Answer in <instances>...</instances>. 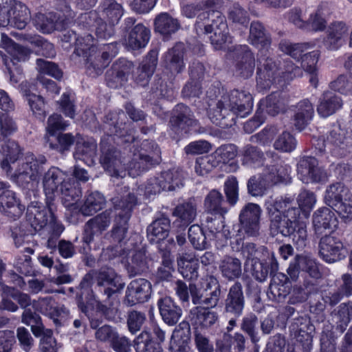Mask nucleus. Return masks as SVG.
<instances>
[{
  "mask_svg": "<svg viewBox=\"0 0 352 352\" xmlns=\"http://www.w3.org/2000/svg\"><path fill=\"white\" fill-rule=\"evenodd\" d=\"M181 28L179 20L167 12L157 14L154 19V30L164 37H169Z\"/></svg>",
  "mask_w": 352,
  "mask_h": 352,
  "instance_id": "obj_33",
  "label": "nucleus"
},
{
  "mask_svg": "<svg viewBox=\"0 0 352 352\" xmlns=\"http://www.w3.org/2000/svg\"><path fill=\"white\" fill-rule=\"evenodd\" d=\"M111 210H106L89 219L83 226L82 234V249L90 250V244L94 241L95 236L101 235L107 230L111 222Z\"/></svg>",
  "mask_w": 352,
  "mask_h": 352,
  "instance_id": "obj_10",
  "label": "nucleus"
},
{
  "mask_svg": "<svg viewBox=\"0 0 352 352\" xmlns=\"http://www.w3.org/2000/svg\"><path fill=\"white\" fill-rule=\"evenodd\" d=\"M206 212L210 214L223 217L229 210L223 195L217 190H212L204 199Z\"/></svg>",
  "mask_w": 352,
  "mask_h": 352,
  "instance_id": "obj_34",
  "label": "nucleus"
},
{
  "mask_svg": "<svg viewBox=\"0 0 352 352\" xmlns=\"http://www.w3.org/2000/svg\"><path fill=\"white\" fill-rule=\"evenodd\" d=\"M265 160L263 152L256 146L248 144L243 149V164L248 166H259Z\"/></svg>",
  "mask_w": 352,
  "mask_h": 352,
  "instance_id": "obj_60",
  "label": "nucleus"
},
{
  "mask_svg": "<svg viewBox=\"0 0 352 352\" xmlns=\"http://www.w3.org/2000/svg\"><path fill=\"white\" fill-rule=\"evenodd\" d=\"M349 197H351L349 189L343 183L336 182L327 187L324 200L327 206L333 208Z\"/></svg>",
  "mask_w": 352,
  "mask_h": 352,
  "instance_id": "obj_38",
  "label": "nucleus"
},
{
  "mask_svg": "<svg viewBox=\"0 0 352 352\" xmlns=\"http://www.w3.org/2000/svg\"><path fill=\"white\" fill-rule=\"evenodd\" d=\"M23 209L24 207L19 204L10 184L0 182V212L15 219L21 215Z\"/></svg>",
  "mask_w": 352,
  "mask_h": 352,
  "instance_id": "obj_18",
  "label": "nucleus"
},
{
  "mask_svg": "<svg viewBox=\"0 0 352 352\" xmlns=\"http://www.w3.org/2000/svg\"><path fill=\"white\" fill-rule=\"evenodd\" d=\"M159 252L162 256V265L158 267L157 277L161 280H169L172 276L173 261L170 254V249H164L161 245Z\"/></svg>",
  "mask_w": 352,
  "mask_h": 352,
  "instance_id": "obj_57",
  "label": "nucleus"
},
{
  "mask_svg": "<svg viewBox=\"0 0 352 352\" xmlns=\"http://www.w3.org/2000/svg\"><path fill=\"white\" fill-rule=\"evenodd\" d=\"M153 333L158 342H154L151 339V336L147 331H142L134 340L136 352H163L161 342L164 341L165 333L158 326L153 327Z\"/></svg>",
  "mask_w": 352,
  "mask_h": 352,
  "instance_id": "obj_27",
  "label": "nucleus"
},
{
  "mask_svg": "<svg viewBox=\"0 0 352 352\" xmlns=\"http://www.w3.org/2000/svg\"><path fill=\"white\" fill-rule=\"evenodd\" d=\"M219 269L222 276L229 280L239 278L242 273L241 261L230 256H225L221 260Z\"/></svg>",
  "mask_w": 352,
  "mask_h": 352,
  "instance_id": "obj_50",
  "label": "nucleus"
},
{
  "mask_svg": "<svg viewBox=\"0 0 352 352\" xmlns=\"http://www.w3.org/2000/svg\"><path fill=\"white\" fill-rule=\"evenodd\" d=\"M65 230V226L54 214L41 231L40 234L46 239L45 245L48 249H56L57 241Z\"/></svg>",
  "mask_w": 352,
  "mask_h": 352,
  "instance_id": "obj_31",
  "label": "nucleus"
},
{
  "mask_svg": "<svg viewBox=\"0 0 352 352\" xmlns=\"http://www.w3.org/2000/svg\"><path fill=\"white\" fill-rule=\"evenodd\" d=\"M113 208L116 213V217L129 220L133 210L137 205L138 199L134 193L129 191V188L124 187L121 192L111 199Z\"/></svg>",
  "mask_w": 352,
  "mask_h": 352,
  "instance_id": "obj_22",
  "label": "nucleus"
},
{
  "mask_svg": "<svg viewBox=\"0 0 352 352\" xmlns=\"http://www.w3.org/2000/svg\"><path fill=\"white\" fill-rule=\"evenodd\" d=\"M325 36L323 38L324 47L329 50H338L348 34L349 28L342 21H335L326 27Z\"/></svg>",
  "mask_w": 352,
  "mask_h": 352,
  "instance_id": "obj_24",
  "label": "nucleus"
},
{
  "mask_svg": "<svg viewBox=\"0 0 352 352\" xmlns=\"http://www.w3.org/2000/svg\"><path fill=\"white\" fill-rule=\"evenodd\" d=\"M34 336L40 338L39 346L42 352H57V342L52 329L44 327L39 335Z\"/></svg>",
  "mask_w": 352,
  "mask_h": 352,
  "instance_id": "obj_63",
  "label": "nucleus"
},
{
  "mask_svg": "<svg viewBox=\"0 0 352 352\" xmlns=\"http://www.w3.org/2000/svg\"><path fill=\"white\" fill-rule=\"evenodd\" d=\"M242 256L245 258L246 262L253 263L256 260H259L261 254L265 252H267V249L265 246H258L254 243L247 242L243 243L241 248Z\"/></svg>",
  "mask_w": 352,
  "mask_h": 352,
  "instance_id": "obj_64",
  "label": "nucleus"
},
{
  "mask_svg": "<svg viewBox=\"0 0 352 352\" xmlns=\"http://www.w3.org/2000/svg\"><path fill=\"white\" fill-rule=\"evenodd\" d=\"M148 257L144 250L135 251L129 263L127 271L129 276H135L145 272L148 269Z\"/></svg>",
  "mask_w": 352,
  "mask_h": 352,
  "instance_id": "obj_52",
  "label": "nucleus"
},
{
  "mask_svg": "<svg viewBox=\"0 0 352 352\" xmlns=\"http://www.w3.org/2000/svg\"><path fill=\"white\" fill-rule=\"evenodd\" d=\"M55 206L51 201L46 200V207L30 206L28 207L27 221L35 231H41L54 214Z\"/></svg>",
  "mask_w": 352,
  "mask_h": 352,
  "instance_id": "obj_21",
  "label": "nucleus"
},
{
  "mask_svg": "<svg viewBox=\"0 0 352 352\" xmlns=\"http://www.w3.org/2000/svg\"><path fill=\"white\" fill-rule=\"evenodd\" d=\"M315 147L320 155L330 153L337 157H343L352 151V136L337 126L325 136L318 138Z\"/></svg>",
  "mask_w": 352,
  "mask_h": 352,
  "instance_id": "obj_7",
  "label": "nucleus"
},
{
  "mask_svg": "<svg viewBox=\"0 0 352 352\" xmlns=\"http://www.w3.org/2000/svg\"><path fill=\"white\" fill-rule=\"evenodd\" d=\"M249 41L253 45L262 47L259 52L261 54L270 46L271 38L261 22L256 21L251 23Z\"/></svg>",
  "mask_w": 352,
  "mask_h": 352,
  "instance_id": "obj_40",
  "label": "nucleus"
},
{
  "mask_svg": "<svg viewBox=\"0 0 352 352\" xmlns=\"http://www.w3.org/2000/svg\"><path fill=\"white\" fill-rule=\"evenodd\" d=\"M129 221L121 218L116 217L113 221V226L111 230V237L113 243L122 245L126 242L129 230Z\"/></svg>",
  "mask_w": 352,
  "mask_h": 352,
  "instance_id": "obj_59",
  "label": "nucleus"
},
{
  "mask_svg": "<svg viewBox=\"0 0 352 352\" xmlns=\"http://www.w3.org/2000/svg\"><path fill=\"white\" fill-rule=\"evenodd\" d=\"M150 38V30L143 24L138 23L129 32L126 45L132 50L144 47Z\"/></svg>",
  "mask_w": 352,
  "mask_h": 352,
  "instance_id": "obj_43",
  "label": "nucleus"
},
{
  "mask_svg": "<svg viewBox=\"0 0 352 352\" xmlns=\"http://www.w3.org/2000/svg\"><path fill=\"white\" fill-rule=\"evenodd\" d=\"M199 122L192 110L184 104H177L169 120V128L177 137H182L192 130H196Z\"/></svg>",
  "mask_w": 352,
  "mask_h": 352,
  "instance_id": "obj_9",
  "label": "nucleus"
},
{
  "mask_svg": "<svg viewBox=\"0 0 352 352\" xmlns=\"http://www.w3.org/2000/svg\"><path fill=\"white\" fill-rule=\"evenodd\" d=\"M113 140L110 136L102 138L99 158L102 167L111 177H123L126 170H135L139 174L161 162L160 148L154 142H144L142 151L134 154L131 161H129L112 144Z\"/></svg>",
  "mask_w": 352,
  "mask_h": 352,
  "instance_id": "obj_1",
  "label": "nucleus"
},
{
  "mask_svg": "<svg viewBox=\"0 0 352 352\" xmlns=\"http://www.w3.org/2000/svg\"><path fill=\"white\" fill-rule=\"evenodd\" d=\"M11 11L10 26L20 30L25 28L30 20V13L27 6L16 1L11 5Z\"/></svg>",
  "mask_w": 352,
  "mask_h": 352,
  "instance_id": "obj_48",
  "label": "nucleus"
},
{
  "mask_svg": "<svg viewBox=\"0 0 352 352\" xmlns=\"http://www.w3.org/2000/svg\"><path fill=\"white\" fill-rule=\"evenodd\" d=\"M314 109L312 103L308 99L300 101L296 106L294 116V125L298 130L303 129L312 119Z\"/></svg>",
  "mask_w": 352,
  "mask_h": 352,
  "instance_id": "obj_45",
  "label": "nucleus"
},
{
  "mask_svg": "<svg viewBox=\"0 0 352 352\" xmlns=\"http://www.w3.org/2000/svg\"><path fill=\"white\" fill-rule=\"evenodd\" d=\"M297 145V141L294 136L287 131L280 134L274 143L276 150L283 153H291Z\"/></svg>",
  "mask_w": 352,
  "mask_h": 352,
  "instance_id": "obj_62",
  "label": "nucleus"
},
{
  "mask_svg": "<svg viewBox=\"0 0 352 352\" xmlns=\"http://www.w3.org/2000/svg\"><path fill=\"white\" fill-rule=\"evenodd\" d=\"M195 27L198 34H210V43L215 50H221L226 43L232 42L226 16L218 10L198 14Z\"/></svg>",
  "mask_w": 352,
  "mask_h": 352,
  "instance_id": "obj_5",
  "label": "nucleus"
},
{
  "mask_svg": "<svg viewBox=\"0 0 352 352\" xmlns=\"http://www.w3.org/2000/svg\"><path fill=\"white\" fill-rule=\"evenodd\" d=\"M261 209L256 204H248L239 214V233L244 236L257 237L260 235V217Z\"/></svg>",
  "mask_w": 352,
  "mask_h": 352,
  "instance_id": "obj_12",
  "label": "nucleus"
},
{
  "mask_svg": "<svg viewBox=\"0 0 352 352\" xmlns=\"http://www.w3.org/2000/svg\"><path fill=\"white\" fill-rule=\"evenodd\" d=\"M97 143L92 138H80L76 141L74 156L76 160L84 161L88 164L94 163L96 155Z\"/></svg>",
  "mask_w": 352,
  "mask_h": 352,
  "instance_id": "obj_36",
  "label": "nucleus"
},
{
  "mask_svg": "<svg viewBox=\"0 0 352 352\" xmlns=\"http://www.w3.org/2000/svg\"><path fill=\"white\" fill-rule=\"evenodd\" d=\"M65 20H60V14L50 12L47 14L39 13L36 15L34 25L43 33H51L54 30L62 31L65 27Z\"/></svg>",
  "mask_w": 352,
  "mask_h": 352,
  "instance_id": "obj_28",
  "label": "nucleus"
},
{
  "mask_svg": "<svg viewBox=\"0 0 352 352\" xmlns=\"http://www.w3.org/2000/svg\"><path fill=\"white\" fill-rule=\"evenodd\" d=\"M66 175L60 169L56 167L50 168L43 178V190L46 200L54 201L59 193L60 186L65 182Z\"/></svg>",
  "mask_w": 352,
  "mask_h": 352,
  "instance_id": "obj_25",
  "label": "nucleus"
},
{
  "mask_svg": "<svg viewBox=\"0 0 352 352\" xmlns=\"http://www.w3.org/2000/svg\"><path fill=\"white\" fill-rule=\"evenodd\" d=\"M33 305L41 314L52 318L57 327L63 324V319L69 315V310L64 306H54V299L52 296L39 298L34 300Z\"/></svg>",
  "mask_w": 352,
  "mask_h": 352,
  "instance_id": "obj_20",
  "label": "nucleus"
},
{
  "mask_svg": "<svg viewBox=\"0 0 352 352\" xmlns=\"http://www.w3.org/2000/svg\"><path fill=\"white\" fill-rule=\"evenodd\" d=\"M210 306H195L189 310L187 319L195 331L208 330L218 320V314Z\"/></svg>",
  "mask_w": 352,
  "mask_h": 352,
  "instance_id": "obj_16",
  "label": "nucleus"
},
{
  "mask_svg": "<svg viewBox=\"0 0 352 352\" xmlns=\"http://www.w3.org/2000/svg\"><path fill=\"white\" fill-rule=\"evenodd\" d=\"M173 215L184 225H189L197 216V206L194 201L188 200L177 205L173 211Z\"/></svg>",
  "mask_w": 352,
  "mask_h": 352,
  "instance_id": "obj_54",
  "label": "nucleus"
},
{
  "mask_svg": "<svg viewBox=\"0 0 352 352\" xmlns=\"http://www.w3.org/2000/svg\"><path fill=\"white\" fill-rule=\"evenodd\" d=\"M96 278V291L97 297L106 302L118 293H120L125 286L120 276L111 268H102L98 272L91 271L87 273L79 284L80 289H88Z\"/></svg>",
  "mask_w": 352,
  "mask_h": 352,
  "instance_id": "obj_6",
  "label": "nucleus"
},
{
  "mask_svg": "<svg viewBox=\"0 0 352 352\" xmlns=\"http://www.w3.org/2000/svg\"><path fill=\"white\" fill-rule=\"evenodd\" d=\"M298 178L305 184L318 183L327 179L325 170L318 165L314 157L306 156L300 159L297 164Z\"/></svg>",
  "mask_w": 352,
  "mask_h": 352,
  "instance_id": "obj_13",
  "label": "nucleus"
},
{
  "mask_svg": "<svg viewBox=\"0 0 352 352\" xmlns=\"http://www.w3.org/2000/svg\"><path fill=\"white\" fill-rule=\"evenodd\" d=\"M258 60L261 67L258 68L256 83L261 90H266L276 82H281V67L272 58L265 57V54H258Z\"/></svg>",
  "mask_w": 352,
  "mask_h": 352,
  "instance_id": "obj_11",
  "label": "nucleus"
},
{
  "mask_svg": "<svg viewBox=\"0 0 352 352\" xmlns=\"http://www.w3.org/2000/svg\"><path fill=\"white\" fill-rule=\"evenodd\" d=\"M105 204L106 199L102 193L98 191L90 192L85 196L79 210L83 216H91L102 210Z\"/></svg>",
  "mask_w": 352,
  "mask_h": 352,
  "instance_id": "obj_42",
  "label": "nucleus"
},
{
  "mask_svg": "<svg viewBox=\"0 0 352 352\" xmlns=\"http://www.w3.org/2000/svg\"><path fill=\"white\" fill-rule=\"evenodd\" d=\"M342 104L339 96L331 91H326L320 96L316 109L321 117L327 118L341 109Z\"/></svg>",
  "mask_w": 352,
  "mask_h": 352,
  "instance_id": "obj_29",
  "label": "nucleus"
},
{
  "mask_svg": "<svg viewBox=\"0 0 352 352\" xmlns=\"http://www.w3.org/2000/svg\"><path fill=\"white\" fill-rule=\"evenodd\" d=\"M270 219L269 230L272 236H292L298 249H303L308 242L307 223L300 221L301 209L289 197L274 200L267 206Z\"/></svg>",
  "mask_w": 352,
  "mask_h": 352,
  "instance_id": "obj_2",
  "label": "nucleus"
},
{
  "mask_svg": "<svg viewBox=\"0 0 352 352\" xmlns=\"http://www.w3.org/2000/svg\"><path fill=\"white\" fill-rule=\"evenodd\" d=\"M157 64V54L151 52L137 68L134 75L135 82L142 87L146 86L155 70Z\"/></svg>",
  "mask_w": 352,
  "mask_h": 352,
  "instance_id": "obj_32",
  "label": "nucleus"
},
{
  "mask_svg": "<svg viewBox=\"0 0 352 352\" xmlns=\"http://www.w3.org/2000/svg\"><path fill=\"white\" fill-rule=\"evenodd\" d=\"M131 63H126L122 66L114 64L106 74V81L109 87L116 88L127 80Z\"/></svg>",
  "mask_w": 352,
  "mask_h": 352,
  "instance_id": "obj_46",
  "label": "nucleus"
},
{
  "mask_svg": "<svg viewBox=\"0 0 352 352\" xmlns=\"http://www.w3.org/2000/svg\"><path fill=\"white\" fill-rule=\"evenodd\" d=\"M259 109L265 111L270 116H275L285 111V105L280 94L272 93L260 101Z\"/></svg>",
  "mask_w": 352,
  "mask_h": 352,
  "instance_id": "obj_51",
  "label": "nucleus"
},
{
  "mask_svg": "<svg viewBox=\"0 0 352 352\" xmlns=\"http://www.w3.org/2000/svg\"><path fill=\"white\" fill-rule=\"evenodd\" d=\"M100 9L103 17L107 18L109 23H117L123 14L122 6L116 0H101Z\"/></svg>",
  "mask_w": 352,
  "mask_h": 352,
  "instance_id": "obj_53",
  "label": "nucleus"
},
{
  "mask_svg": "<svg viewBox=\"0 0 352 352\" xmlns=\"http://www.w3.org/2000/svg\"><path fill=\"white\" fill-rule=\"evenodd\" d=\"M164 190L167 191L175 190L184 186V172L179 168L169 170L159 175Z\"/></svg>",
  "mask_w": 352,
  "mask_h": 352,
  "instance_id": "obj_47",
  "label": "nucleus"
},
{
  "mask_svg": "<svg viewBox=\"0 0 352 352\" xmlns=\"http://www.w3.org/2000/svg\"><path fill=\"white\" fill-rule=\"evenodd\" d=\"M289 166L278 163L267 165L261 175L265 183L269 186H272L286 182L289 177Z\"/></svg>",
  "mask_w": 352,
  "mask_h": 352,
  "instance_id": "obj_37",
  "label": "nucleus"
},
{
  "mask_svg": "<svg viewBox=\"0 0 352 352\" xmlns=\"http://www.w3.org/2000/svg\"><path fill=\"white\" fill-rule=\"evenodd\" d=\"M157 306L162 320L168 325L177 324L182 315V308L169 296L159 299Z\"/></svg>",
  "mask_w": 352,
  "mask_h": 352,
  "instance_id": "obj_30",
  "label": "nucleus"
},
{
  "mask_svg": "<svg viewBox=\"0 0 352 352\" xmlns=\"http://www.w3.org/2000/svg\"><path fill=\"white\" fill-rule=\"evenodd\" d=\"M113 43L96 45L93 36L87 34L76 38L74 53L78 56H83L85 59V69L88 76L95 78L101 75L104 69L109 65L111 57L114 56Z\"/></svg>",
  "mask_w": 352,
  "mask_h": 352,
  "instance_id": "obj_4",
  "label": "nucleus"
},
{
  "mask_svg": "<svg viewBox=\"0 0 352 352\" xmlns=\"http://www.w3.org/2000/svg\"><path fill=\"white\" fill-rule=\"evenodd\" d=\"M258 323L257 316L254 314H250L242 318L240 325L241 329L249 336L257 352L259 350L258 343L261 339L257 329Z\"/></svg>",
  "mask_w": 352,
  "mask_h": 352,
  "instance_id": "obj_49",
  "label": "nucleus"
},
{
  "mask_svg": "<svg viewBox=\"0 0 352 352\" xmlns=\"http://www.w3.org/2000/svg\"><path fill=\"white\" fill-rule=\"evenodd\" d=\"M185 54V45L181 42L168 49L163 56L162 64L164 69L173 76L182 73L186 68Z\"/></svg>",
  "mask_w": 352,
  "mask_h": 352,
  "instance_id": "obj_17",
  "label": "nucleus"
},
{
  "mask_svg": "<svg viewBox=\"0 0 352 352\" xmlns=\"http://www.w3.org/2000/svg\"><path fill=\"white\" fill-rule=\"evenodd\" d=\"M206 292L210 291L206 294L205 302L211 307H215L220 299L221 285L217 278L213 276L207 277L206 280Z\"/></svg>",
  "mask_w": 352,
  "mask_h": 352,
  "instance_id": "obj_58",
  "label": "nucleus"
},
{
  "mask_svg": "<svg viewBox=\"0 0 352 352\" xmlns=\"http://www.w3.org/2000/svg\"><path fill=\"white\" fill-rule=\"evenodd\" d=\"M327 21L323 15L321 7L311 12L307 19L305 20L304 31L306 32H322L326 29Z\"/></svg>",
  "mask_w": 352,
  "mask_h": 352,
  "instance_id": "obj_56",
  "label": "nucleus"
},
{
  "mask_svg": "<svg viewBox=\"0 0 352 352\" xmlns=\"http://www.w3.org/2000/svg\"><path fill=\"white\" fill-rule=\"evenodd\" d=\"M89 326L95 330V339L102 343L110 344L118 333L116 327L103 324L102 320L96 318H89Z\"/></svg>",
  "mask_w": 352,
  "mask_h": 352,
  "instance_id": "obj_41",
  "label": "nucleus"
},
{
  "mask_svg": "<svg viewBox=\"0 0 352 352\" xmlns=\"http://www.w3.org/2000/svg\"><path fill=\"white\" fill-rule=\"evenodd\" d=\"M314 44L311 43H292L287 40H282L278 45L279 50L293 58L300 60H302L303 53L308 49L312 47Z\"/></svg>",
  "mask_w": 352,
  "mask_h": 352,
  "instance_id": "obj_55",
  "label": "nucleus"
},
{
  "mask_svg": "<svg viewBox=\"0 0 352 352\" xmlns=\"http://www.w3.org/2000/svg\"><path fill=\"white\" fill-rule=\"evenodd\" d=\"M245 305L243 286L240 282L236 281L228 290L224 300V312L234 318H239L243 314Z\"/></svg>",
  "mask_w": 352,
  "mask_h": 352,
  "instance_id": "obj_19",
  "label": "nucleus"
},
{
  "mask_svg": "<svg viewBox=\"0 0 352 352\" xmlns=\"http://www.w3.org/2000/svg\"><path fill=\"white\" fill-rule=\"evenodd\" d=\"M47 162L44 155H34L33 153H27L25 162H23L12 175V179L23 188L32 186L33 184L38 182L40 175L43 171L42 166Z\"/></svg>",
  "mask_w": 352,
  "mask_h": 352,
  "instance_id": "obj_8",
  "label": "nucleus"
},
{
  "mask_svg": "<svg viewBox=\"0 0 352 352\" xmlns=\"http://www.w3.org/2000/svg\"><path fill=\"white\" fill-rule=\"evenodd\" d=\"M236 63L235 74L243 78H248L253 74L255 68V58L248 45L236 47Z\"/></svg>",
  "mask_w": 352,
  "mask_h": 352,
  "instance_id": "obj_23",
  "label": "nucleus"
},
{
  "mask_svg": "<svg viewBox=\"0 0 352 352\" xmlns=\"http://www.w3.org/2000/svg\"><path fill=\"white\" fill-rule=\"evenodd\" d=\"M152 292L151 283L145 278H136L127 285L124 303L129 307L148 300Z\"/></svg>",
  "mask_w": 352,
  "mask_h": 352,
  "instance_id": "obj_14",
  "label": "nucleus"
},
{
  "mask_svg": "<svg viewBox=\"0 0 352 352\" xmlns=\"http://www.w3.org/2000/svg\"><path fill=\"white\" fill-rule=\"evenodd\" d=\"M252 106V96L249 92L234 89L208 102V116L217 126L227 128L234 124V116L244 118L249 115Z\"/></svg>",
  "mask_w": 352,
  "mask_h": 352,
  "instance_id": "obj_3",
  "label": "nucleus"
},
{
  "mask_svg": "<svg viewBox=\"0 0 352 352\" xmlns=\"http://www.w3.org/2000/svg\"><path fill=\"white\" fill-rule=\"evenodd\" d=\"M319 255L324 261L333 263L346 256V250L339 239L326 234L320 240Z\"/></svg>",
  "mask_w": 352,
  "mask_h": 352,
  "instance_id": "obj_15",
  "label": "nucleus"
},
{
  "mask_svg": "<svg viewBox=\"0 0 352 352\" xmlns=\"http://www.w3.org/2000/svg\"><path fill=\"white\" fill-rule=\"evenodd\" d=\"M298 327L299 336L298 340L302 342V346L304 352H309L312 347V338L310 335L313 330V326L307 318H302Z\"/></svg>",
  "mask_w": 352,
  "mask_h": 352,
  "instance_id": "obj_61",
  "label": "nucleus"
},
{
  "mask_svg": "<svg viewBox=\"0 0 352 352\" xmlns=\"http://www.w3.org/2000/svg\"><path fill=\"white\" fill-rule=\"evenodd\" d=\"M352 316V302L341 303L331 312L332 320L336 329L343 333L348 327Z\"/></svg>",
  "mask_w": 352,
  "mask_h": 352,
  "instance_id": "obj_44",
  "label": "nucleus"
},
{
  "mask_svg": "<svg viewBox=\"0 0 352 352\" xmlns=\"http://www.w3.org/2000/svg\"><path fill=\"white\" fill-rule=\"evenodd\" d=\"M312 223L315 233L322 234L326 231L333 230L338 224L335 213L327 207H322L316 210L312 216Z\"/></svg>",
  "mask_w": 352,
  "mask_h": 352,
  "instance_id": "obj_26",
  "label": "nucleus"
},
{
  "mask_svg": "<svg viewBox=\"0 0 352 352\" xmlns=\"http://www.w3.org/2000/svg\"><path fill=\"white\" fill-rule=\"evenodd\" d=\"M58 195L60 196L63 204L69 208L74 205L81 197V187L77 181L67 179L63 186H60Z\"/></svg>",
  "mask_w": 352,
  "mask_h": 352,
  "instance_id": "obj_35",
  "label": "nucleus"
},
{
  "mask_svg": "<svg viewBox=\"0 0 352 352\" xmlns=\"http://www.w3.org/2000/svg\"><path fill=\"white\" fill-rule=\"evenodd\" d=\"M170 230V219L166 217L158 218L148 226V239L151 243H160L167 238Z\"/></svg>",
  "mask_w": 352,
  "mask_h": 352,
  "instance_id": "obj_39",
  "label": "nucleus"
}]
</instances>
